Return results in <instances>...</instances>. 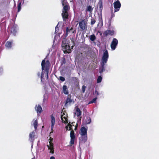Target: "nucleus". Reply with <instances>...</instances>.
<instances>
[{
	"label": "nucleus",
	"mask_w": 159,
	"mask_h": 159,
	"mask_svg": "<svg viewBox=\"0 0 159 159\" xmlns=\"http://www.w3.org/2000/svg\"><path fill=\"white\" fill-rule=\"evenodd\" d=\"M109 57V55L108 51L106 50L103 52L102 57V62L101 63V67L99 68V72L101 74L105 71V68L104 66L107 61Z\"/></svg>",
	"instance_id": "f257e3e1"
},
{
	"label": "nucleus",
	"mask_w": 159,
	"mask_h": 159,
	"mask_svg": "<svg viewBox=\"0 0 159 159\" xmlns=\"http://www.w3.org/2000/svg\"><path fill=\"white\" fill-rule=\"evenodd\" d=\"M87 129L85 127H83L80 129V134L81 135L79 138L80 143H85L87 140Z\"/></svg>",
	"instance_id": "f03ea898"
},
{
	"label": "nucleus",
	"mask_w": 159,
	"mask_h": 159,
	"mask_svg": "<svg viewBox=\"0 0 159 159\" xmlns=\"http://www.w3.org/2000/svg\"><path fill=\"white\" fill-rule=\"evenodd\" d=\"M72 125H71L70 122H69L67 126H66L65 128L66 130H71L70 132V143L71 145H72L74 143L75 136L74 131L72 129Z\"/></svg>",
	"instance_id": "7ed1b4c3"
},
{
	"label": "nucleus",
	"mask_w": 159,
	"mask_h": 159,
	"mask_svg": "<svg viewBox=\"0 0 159 159\" xmlns=\"http://www.w3.org/2000/svg\"><path fill=\"white\" fill-rule=\"evenodd\" d=\"M46 58L43 60L41 63L42 70H45L46 72V75L47 78L48 77V70L50 66V62L48 60H45Z\"/></svg>",
	"instance_id": "20e7f679"
},
{
	"label": "nucleus",
	"mask_w": 159,
	"mask_h": 159,
	"mask_svg": "<svg viewBox=\"0 0 159 159\" xmlns=\"http://www.w3.org/2000/svg\"><path fill=\"white\" fill-rule=\"evenodd\" d=\"M62 50L64 53H70L71 50L69 44L66 43V41H63L61 45Z\"/></svg>",
	"instance_id": "39448f33"
},
{
	"label": "nucleus",
	"mask_w": 159,
	"mask_h": 159,
	"mask_svg": "<svg viewBox=\"0 0 159 159\" xmlns=\"http://www.w3.org/2000/svg\"><path fill=\"white\" fill-rule=\"evenodd\" d=\"M114 12L118 11L121 7V4L119 0H115L113 3Z\"/></svg>",
	"instance_id": "423d86ee"
},
{
	"label": "nucleus",
	"mask_w": 159,
	"mask_h": 159,
	"mask_svg": "<svg viewBox=\"0 0 159 159\" xmlns=\"http://www.w3.org/2000/svg\"><path fill=\"white\" fill-rule=\"evenodd\" d=\"M76 32V30L75 29H73L72 27L70 28L68 27H66V33L65 34V37H66L70 33L71 34H75Z\"/></svg>",
	"instance_id": "0eeeda50"
},
{
	"label": "nucleus",
	"mask_w": 159,
	"mask_h": 159,
	"mask_svg": "<svg viewBox=\"0 0 159 159\" xmlns=\"http://www.w3.org/2000/svg\"><path fill=\"white\" fill-rule=\"evenodd\" d=\"M118 44V41L116 38L113 39L111 44V47L112 50H114L116 48Z\"/></svg>",
	"instance_id": "6e6552de"
},
{
	"label": "nucleus",
	"mask_w": 159,
	"mask_h": 159,
	"mask_svg": "<svg viewBox=\"0 0 159 159\" xmlns=\"http://www.w3.org/2000/svg\"><path fill=\"white\" fill-rule=\"evenodd\" d=\"M114 31L113 30H107L103 33V35L104 36H107L108 35H113L114 34Z\"/></svg>",
	"instance_id": "1a4fd4ad"
},
{
	"label": "nucleus",
	"mask_w": 159,
	"mask_h": 159,
	"mask_svg": "<svg viewBox=\"0 0 159 159\" xmlns=\"http://www.w3.org/2000/svg\"><path fill=\"white\" fill-rule=\"evenodd\" d=\"M79 26L82 30H84L85 29V24L84 20L79 22Z\"/></svg>",
	"instance_id": "9d476101"
},
{
	"label": "nucleus",
	"mask_w": 159,
	"mask_h": 159,
	"mask_svg": "<svg viewBox=\"0 0 159 159\" xmlns=\"http://www.w3.org/2000/svg\"><path fill=\"white\" fill-rule=\"evenodd\" d=\"M61 15L63 20H65L66 19L68 18V17L69 16L68 12V11H62Z\"/></svg>",
	"instance_id": "9b49d317"
},
{
	"label": "nucleus",
	"mask_w": 159,
	"mask_h": 159,
	"mask_svg": "<svg viewBox=\"0 0 159 159\" xmlns=\"http://www.w3.org/2000/svg\"><path fill=\"white\" fill-rule=\"evenodd\" d=\"M71 94H68L65 102V105H67L68 103H71L72 102L71 99Z\"/></svg>",
	"instance_id": "f8f14e48"
},
{
	"label": "nucleus",
	"mask_w": 159,
	"mask_h": 159,
	"mask_svg": "<svg viewBox=\"0 0 159 159\" xmlns=\"http://www.w3.org/2000/svg\"><path fill=\"white\" fill-rule=\"evenodd\" d=\"M35 137V132L33 131L30 132L29 134V139L30 140L33 142L34 140Z\"/></svg>",
	"instance_id": "ddd939ff"
},
{
	"label": "nucleus",
	"mask_w": 159,
	"mask_h": 159,
	"mask_svg": "<svg viewBox=\"0 0 159 159\" xmlns=\"http://www.w3.org/2000/svg\"><path fill=\"white\" fill-rule=\"evenodd\" d=\"M51 128L52 130L54 126L55 123V119L54 117L53 116V114L51 116Z\"/></svg>",
	"instance_id": "4468645a"
},
{
	"label": "nucleus",
	"mask_w": 159,
	"mask_h": 159,
	"mask_svg": "<svg viewBox=\"0 0 159 159\" xmlns=\"http://www.w3.org/2000/svg\"><path fill=\"white\" fill-rule=\"evenodd\" d=\"M98 5L99 6V11L100 13H102L103 7L102 5V0H99L98 3Z\"/></svg>",
	"instance_id": "2eb2a0df"
},
{
	"label": "nucleus",
	"mask_w": 159,
	"mask_h": 159,
	"mask_svg": "<svg viewBox=\"0 0 159 159\" xmlns=\"http://www.w3.org/2000/svg\"><path fill=\"white\" fill-rule=\"evenodd\" d=\"M35 109L37 113H41L43 111L42 108L39 105H36Z\"/></svg>",
	"instance_id": "dca6fc26"
},
{
	"label": "nucleus",
	"mask_w": 159,
	"mask_h": 159,
	"mask_svg": "<svg viewBox=\"0 0 159 159\" xmlns=\"http://www.w3.org/2000/svg\"><path fill=\"white\" fill-rule=\"evenodd\" d=\"M62 5L63 6H64L62 11H68L69 9V6H68L67 5H65L63 1L62 2Z\"/></svg>",
	"instance_id": "f3484780"
},
{
	"label": "nucleus",
	"mask_w": 159,
	"mask_h": 159,
	"mask_svg": "<svg viewBox=\"0 0 159 159\" xmlns=\"http://www.w3.org/2000/svg\"><path fill=\"white\" fill-rule=\"evenodd\" d=\"M63 93L65 94H68L69 92L67 86L64 85L62 87Z\"/></svg>",
	"instance_id": "a211bd4d"
},
{
	"label": "nucleus",
	"mask_w": 159,
	"mask_h": 159,
	"mask_svg": "<svg viewBox=\"0 0 159 159\" xmlns=\"http://www.w3.org/2000/svg\"><path fill=\"white\" fill-rule=\"evenodd\" d=\"M75 108L76 109L75 111L76 112L77 116V117H79L81 116L82 114V111L80 110V108L78 107H75Z\"/></svg>",
	"instance_id": "6ab92c4d"
},
{
	"label": "nucleus",
	"mask_w": 159,
	"mask_h": 159,
	"mask_svg": "<svg viewBox=\"0 0 159 159\" xmlns=\"http://www.w3.org/2000/svg\"><path fill=\"white\" fill-rule=\"evenodd\" d=\"M61 119L62 121V122L66 124L68 123V119L65 116L63 117V115L61 116Z\"/></svg>",
	"instance_id": "aec40b11"
},
{
	"label": "nucleus",
	"mask_w": 159,
	"mask_h": 159,
	"mask_svg": "<svg viewBox=\"0 0 159 159\" xmlns=\"http://www.w3.org/2000/svg\"><path fill=\"white\" fill-rule=\"evenodd\" d=\"M12 42L7 41L5 44V46L8 48H11L12 47Z\"/></svg>",
	"instance_id": "412c9836"
},
{
	"label": "nucleus",
	"mask_w": 159,
	"mask_h": 159,
	"mask_svg": "<svg viewBox=\"0 0 159 159\" xmlns=\"http://www.w3.org/2000/svg\"><path fill=\"white\" fill-rule=\"evenodd\" d=\"M10 31L11 33L13 34L14 35H15L16 33V29L14 27H12L10 29Z\"/></svg>",
	"instance_id": "4be33fe9"
},
{
	"label": "nucleus",
	"mask_w": 159,
	"mask_h": 159,
	"mask_svg": "<svg viewBox=\"0 0 159 159\" xmlns=\"http://www.w3.org/2000/svg\"><path fill=\"white\" fill-rule=\"evenodd\" d=\"M93 10V8H92V6L89 5L86 8L85 11L86 12L89 11L91 12H92Z\"/></svg>",
	"instance_id": "5701e85b"
},
{
	"label": "nucleus",
	"mask_w": 159,
	"mask_h": 159,
	"mask_svg": "<svg viewBox=\"0 0 159 159\" xmlns=\"http://www.w3.org/2000/svg\"><path fill=\"white\" fill-rule=\"evenodd\" d=\"M85 122L87 124H89L91 122V118L89 116H86Z\"/></svg>",
	"instance_id": "b1692460"
},
{
	"label": "nucleus",
	"mask_w": 159,
	"mask_h": 159,
	"mask_svg": "<svg viewBox=\"0 0 159 159\" xmlns=\"http://www.w3.org/2000/svg\"><path fill=\"white\" fill-rule=\"evenodd\" d=\"M89 39L91 41H93L96 39V38L95 35L93 34L90 35Z\"/></svg>",
	"instance_id": "393cba45"
},
{
	"label": "nucleus",
	"mask_w": 159,
	"mask_h": 159,
	"mask_svg": "<svg viewBox=\"0 0 159 159\" xmlns=\"http://www.w3.org/2000/svg\"><path fill=\"white\" fill-rule=\"evenodd\" d=\"M21 2H18V5H17V8H18L17 11H18V12H19L21 9Z\"/></svg>",
	"instance_id": "a878e982"
},
{
	"label": "nucleus",
	"mask_w": 159,
	"mask_h": 159,
	"mask_svg": "<svg viewBox=\"0 0 159 159\" xmlns=\"http://www.w3.org/2000/svg\"><path fill=\"white\" fill-rule=\"evenodd\" d=\"M38 121L37 120H36L34 121L33 123V125L34 126V128L35 130H36L37 129V127H38Z\"/></svg>",
	"instance_id": "bb28decb"
},
{
	"label": "nucleus",
	"mask_w": 159,
	"mask_h": 159,
	"mask_svg": "<svg viewBox=\"0 0 159 159\" xmlns=\"http://www.w3.org/2000/svg\"><path fill=\"white\" fill-rule=\"evenodd\" d=\"M96 22V18L93 17H91V24L92 25H94Z\"/></svg>",
	"instance_id": "cd10ccee"
},
{
	"label": "nucleus",
	"mask_w": 159,
	"mask_h": 159,
	"mask_svg": "<svg viewBox=\"0 0 159 159\" xmlns=\"http://www.w3.org/2000/svg\"><path fill=\"white\" fill-rule=\"evenodd\" d=\"M86 1V0H77L78 2L81 5H83L84 3Z\"/></svg>",
	"instance_id": "c85d7f7f"
},
{
	"label": "nucleus",
	"mask_w": 159,
	"mask_h": 159,
	"mask_svg": "<svg viewBox=\"0 0 159 159\" xmlns=\"http://www.w3.org/2000/svg\"><path fill=\"white\" fill-rule=\"evenodd\" d=\"M97 99V98H93L91 101H90L89 102V104H90L93 103H95L96 102Z\"/></svg>",
	"instance_id": "c756f323"
},
{
	"label": "nucleus",
	"mask_w": 159,
	"mask_h": 159,
	"mask_svg": "<svg viewBox=\"0 0 159 159\" xmlns=\"http://www.w3.org/2000/svg\"><path fill=\"white\" fill-rule=\"evenodd\" d=\"M102 78L101 76H98V79H97V82L98 83H100L102 81Z\"/></svg>",
	"instance_id": "7c9ffc66"
},
{
	"label": "nucleus",
	"mask_w": 159,
	"mask_h": 159,
	"mask_svg": "<svg viewBox=\"0 0 159 159\" xmlns=\"http://www.w3.org/2000/svg\"><path fill=\"white\" fill-rule=\"evenodd\" d=\"M47 146L48 148V149L53 148V143H51V144H49V146L48 145H47Z\"/></svg>",
	"instance_id": "2f4dec72"
},
{
	"label": "nucleus",
	"mask_w": 159,
	"mask_h": 159,
	"mask_svg": "<svg viewBox=\"0 0 159 159\" xmlns=\"http://www.w3.org/2000/svg\"><path fill=\"white\" fill-rule=\"evenodd\" d=\"M59 80L62 82H63L65 80V78L62 76H60L59 77Z\"/></svg>",
	"instance_id": "473e14b6"
},
{
	"label": "nucleus",
	"mask_w": 159,
	"mask_h": 159,
	"mask_svg": "<svg viewBox=\"0 0 159 159\" xmlns=\"http://www.w3.org/2000/svg\"><path fill=\"white\" fill-rule=\"evenodd\" d=\"M86 87L84 85H83L82 87V90L83 93L85 92Z\"/></svg>",
	"instance_id": "72a5a7b5"
},
{
	"label": "nucleus",
	"mask_w": 159,
	"mask_h": 159,
	"mask_svg": "<svg viewBox=\"0 0 159 159\" xmlns=\"http://www.w3.org/2000/svg\"><path fill=\"white\" fill-rule=\"evenodd\" d=\"M49 150H50V152L52 154L54 153V148H52V149H49Z\"/></svg>",
	"instance_id": "f704fd0d"
},
{
	"label": "nucleus",
	"mask_w": 159,
	"mask_h": 159,
	"mask_svg": "<svg viewBox=\"0 0 159 159\" xmlns=\"http://www.w3.org/2000/svg\"><path fill=\"white\" fill-rule=\"evenodd\" d=\"M49 140H50V141H49V144H51V143H52L53 139L52 138H50Z\"/></svg>",
	"instance_id": "c9c22d12"
},
{
	"label": "nucleus",
	"mask_w": 159,
	"mask_h": 159,
	"mask_svg": "<svg viewBox=\"0 0 159 159\" xmlns=\"http://www.w3.org/2000/svg\"><path fill=\"white\" fill-rule=\"evenodd\" d=\"M115 16V14L113 13L112 11L111 15V18L112 19V18L114 17Z\"/></svg>",
	"instance_id": "e433bc0d"
},
{
	"label": "nucleus",
	"mask_w": 159,
	"mask_h": 159,
	"mask_svg": "<svg viewBox=\"0 0 159 159\" xmlns=\"http://www.w3.org/2000/svg\"><path fill=\"white\" fill-rule=\"evenodd\" d=\"M43 77V72H42L41 75V78L42 80V78Z\"/></svg>",
	"instance_id": "4c0bfd02"
},
{
	"label": "nucleus",
	"mask_w": 159,
	"mask_h": 159,
	"mask_svg": "<svg viewBox=\"0 0 159 159\" xmlns=\"http://www.w3.org/2000/svg\"><path fill=\"white\" fill-rule=\"evenodd\" d=\"M50 159H55V158L53 156H52L50 157Z\"/></svg>",
	"instance_id": "58836bf2"
},
{
	"label": "nucleus",
	"mask_w": 159,
	"mask_h": 159,
	"mask_svg": "<svg viewBox=\"0 0 159 159\" xmlns=\"http://www.w3.org/2000/svg\"><path fill=\"white\" fill-rule=\"evenodd\" d=\"M75 124V122H72V123H71V125L72 126H74V124Z\"/></svg>",
	"instance_id": "ea45409f"
},
{
	"label": "nucleus",
	"mask_w": 159,
	"mask_h": 159,
	"mask_svg": "<svg viewBox=\"0 0 159 159\" xmlns=\"http://www.w3.org/2000/svg\"><path fill=\"white\" fill-rule=\"evenodd\" d=\"M77 125L76 124V126H75V130H76V129H77Z\"/></svg>",
	"instance_id": "a19ab883"
},
{
	"label": "nucleus",
	"mask_w": 159,
	"mask_h": 159,
	"mask_svg": "<svg viewBox=\"0 0 159 159\" xmlns=\"http://www.w3.org/2000/svg\"><path fill=\"white\" fill-rule=\"evenodd\" d=\"M95 93H97V95H98V91H95Z\"/></svg>",
	"instance_id": "79ce46f5"
},
{
	"label": "nucleus",
	"mask_w": 159,
	"mask_h": 159,
	"mask_svg": "<svg viewBox=\"0 0 159 159\" xmlns=\"http://www.w3.org/2000/svg\"><path fill=\"white\" fill-rule=\"evenodd\" d=\"M32 159H34V158H32Z\"/></svg>",
	"instance_id": "37998d69"
}]
</instances>
